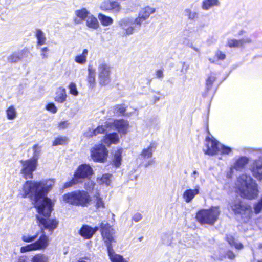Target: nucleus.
<instances>
[{
	"mask_svg": "<svg viewBox=\"0 0 262 262\" xmlns=\"http://www.w3.org/2000/svg\"><path fill=\"white\" fill-rule=\"evenodd\" d=\"M199 174V173L197 171L194 170L193 171L192 173L191 174L192 177L194 178V180L196 179V176Z\"/></svg>",
	"mask_w": 262,
	"mask_h": 262,
	"instance_id": "052dcab7",
	"label": "nucleus"
},
{
	"mask_svg": "<svg viewBox=\"0 0 262 262\" xmlns=\"http://www.w3.org/2000/svg\"><path fill=\"white\" fill-rule=\"evenodd\" d=\"M101 9L104 10H113L119 12L121 10L119 4L114 0H104L100 6Z\"/></svg>",
	"mask_w": 262,
	"mask_h": 262,
	"instance_id": "2eb2a0df",
	"label": "nucleus"
},
{
	"mask_svg": "<svg viewBox=\"0 0 262 262\" xmlns=\"http://www.w3.org/2000/svg\"><path fill=\"white\" fill-rule=\"evenodd\" d=\"M160 100V97H158V96H155L154 97V100H155V102H157L158 101H159Z\"/></svg>",
	"mask_w": 262,
	"mask_h": 262,
	"instance_id": "e2e57ef3",
	"label": "nucleus"
},
{
	"mask_svg": "<svg viewBox=\"0 0 262 262\" xmlns=\"http://www.w3.org/2000/svg\"><path fill=\"white\" fill-rule=\"evenodd\" d=\"M69 123L67 121H61L58 123V127L59 129H64L68 127Z\"/></svg>",
	"mask_w": 262,
	"mask_h": 262,
	"instance_id": "6e6d98bb",
	"label": "nucleus"
},
{
	"mask_svg": "<svg viewBox=\"0 0 262 262\" xmlns=\"http://www.w3.org/2000/svg\"><path fill=\"white\" fill-rule=\"evenodd\" d=\"M192 48L196 52H200V50L198 49V48H196L194 47H192Z\"/></svg>",
	"mask_w": 262,
	"mask_h": 262,
	"instance_id": "69168bd1",
	"label": "nucleus"
},
{
	"mask_svg": "<svg viewBox=\"0 0 262 262\" xmlns=\"http://www.w3.org/2000/svg\"><path fill=\"white\" fill-rule=\"evenodd\" d=\"M152 162V161L150 160V161H149L148 163L147 164H145V166L146 167H147L148 165H149L150 164H151Z\"/></svg>",
	"mask_w": 262,
	"mask_h": 262,
	"instance_id": "338daca9",
	"label": "nucleus"
},
{
	"mask_svg": "<svg viewBox=\"0 0 262 262\" xmlns=\"http://www.w3.org/2000/svg\"><path fill=\"white\" fill-rule=\"evenodd\" d=\"M46 108L52 113H56L57 112V108L53 103H48L46 105Z\"/></svg>",
	"mask_w": 262,
	"mask_h": 262,
	"instance_id": "8fccbe9b",
	"label": "nucleus"
},
{
	"mask_svg": "<svg viewBox=\"0 0 262 262\" xmlns=\"http://www.w3.org/2000/svg\"><path fill=\"white\" fill-rule=\"evenodd\" d=\"M75 14L81 21H83L87 19L89 16L90 15L91 13L86 8H83L76 10Z\"/></svg>",
	"mask_w": 262,
	"mask_h": 262,
	"instance_id": "c756f323",
	"label": "nucleus"
},
{
	"mask_svg": "<svg viewBox=\"0 0 262 262\" xmlns=\"http://www.w3.org/2000/svg\"><path fill=\"white\" fill-rule=\"evenodd\" d=\"M227 241L231 247H234L237 249H242L243 245L236 241L232 236L228 235L226 237Z\"/></svg>",
	"mask_w": 262,
	"mask_h": 262,
	"instance_id": "e433bc0d",
	"label": "nucleus"
},
{
	"mask_svg": "<svg viewBox=\"0 0 262 262\" xmlns=\"http://www.w3.org/2000/svg\"><path fill=\"white\" fill-rule=\"evenodd\" d=\"M76 205L86 206L91 201V198L84 191H76Z\"/></svg>",
	"mask_w": 262,
	"mask_h": 262,
	"instance_id": "f3484780",
	"label": "nucleus"
},
{
	"mask_svg": "<svg viewBox=\"0 0 262 262\" xmlns=\"http://www.w3.org/2000/svg\"><path fill=\"white\" fill-rule=\"evenodd\" d=\"M248 162L249 159L247 157H241L235 161L234 165L231 169V170L232 169H235L237 170H241L244 168L245 166L248 163Z\"/></svg>",
	"mask_w": 262,
	"mask_h": 262,
	"instance_id": "4be33fe9",
	"label": "nucleus"
},
{
	"mask_svg": "<svg viewBox=\"0 0 262 262\" xmlns=\"http://www.w3.org/2000/svg\"><path fill=\"white\" fill-rule=\"evenodd\" d=\"M18 262H26V258L25 257H21L18 259Z\"/></svg>",
	"mask_w": 262,
	"mask_h": 262,
	"instance_id": "680f3d73",
	"label": "nucleus"
},
{
	"mask_svg": "<svg viewBox=\"0 0 262 262\" xmlns=\"http://www.w3.org/2000/svg\"><path fill=\"white\" fill-rule=\"evenodd\" d=\"M95 183L94 182L91 180H88L87 182L85 183V188L89 191H92L94 190L95 186Z\"/></svg>",
	"mask_w": 262,
	"mask_h": 262,
	"instance_id": "3c124183",
	"label": "nucleus"
},
{
	"mask_svg": "<svg viewBox=\"0 0 262 262\" xmlns=\"http://www.w3.org/2000/svg\"><path fill=\"white\" fill-rule=\"evenodd\" d=\"M253 209L255 214H258L262 211V196L258 201L254 204Z\"/></svg>",
	"mask_w": 262,
	"mask_h": 262,
	"instance_id": "a18cd8bd",
	"label": "nucleus"
},
{
	"mask_svg": "<svg viewBox=\"0 0 262 262\" xmlns=\"http://www.w3.org/2000/svg\"><path fill=\"white\" fill-rule=\"evenodd\" d=\"M185 15L188 19L191 21H194L195 18H198V14L196 12L192 11L190 9H186L184 10Z\"/></svg>",
	"mask_w": 262,
	"mask_h": 262,
	"instance_id": "37998d69",
	"label": "nucleus"
},
{
	"mask_svg": "<svg viewBox=\"0 0 262 262\" xmlns=\"http://www.w3.org/2000/svg\"><path fill=\"white\" fill-rule=\"evenodd\" d=\"M163 71L161 70H158L156 72V76L157 78H162L163 77Z\"/></svg>",
	"mask_w": 262,
	"mask_h": 262,
	"instance_id": "bf43d9fd",
	"label": "nucleus"
},
{
	"mask_svg": "<svg viewBox=\"0 0 262 262\" xmlns=\"http://www.w3.org/2000/svg\"><path fill=\"white\" fill-rule=\"evenodd\" d=\"M101 235L107 248V251L113 249V243L116 241L114 235L115 231L108 223H102L100 225Z\"/></svg>",
	"mask_w": 262,
	"mask_h": 262,
	"instance_id": "0eeeda50",
	"label": "nucleus"
},
{
	"mask_svg": "<svg viewBox=\"0 0 262 262\" xmlns=\"http://www.w3.org/2000/svg\"><path fill=\"white\" fill-rule=\"evenodd\" d=\"M199 193V187H195L194 189H187L183 194V198L186 203L190 202L195 195Z\"/></svg>",
	"mask_w": 262,
	"mask_h": 262,
	"instance_id": "6ab92c4d",
	"label": "nucleus"
},
{
	"mask_svg": "<svg viewBox=\"0 0 262 262\" xmlns=\"http://www.w3.org/2000/svg\"><path fill=\"white\" fill-rule=\"evenodd\" d=\"M156 9L149 6H146L142 8L138 12V16L134 19V23L140 28L143 21L148 19L150 15L154 14Z\"/></svg>",
	"mask_w": 262,
	"mask_h": 262,
	"instance_id": "f8f14e48",
	"label": "nucleus"
},
{
	"mask_svg": "<svg viewBox=\"0 0 262 262\" xmlns=\"http://www.w3.org/2000/svg\"><path fill=\"white\" fill-rule=\"evenodd\" d=\"M76 191L65 194L63 196V201L68 203L76 205Z\"/></svg>",
	"mask_w": 262,
	"mask_h": 262,
	"instance_id": "c85d7f7f",
	"label": "nucleus"
},
{
	"mask_svg": "<svg viewBox=\"0 0 262 262\" xmlns=\"http://www.w3.org/2000/svg\"><path fill=\"white\" fill-rule=\"evenodd\" d=\"M42 234L40 236L39 238L35 242L23 246L20 248V252L24 253L30 251L42 250L46 249L49 245V237L46 235L44 231H42Z\"/></svg>",
	"mask_w": 262,
	"mask_h": 262,
	"instance_id": "6e6552de",
	"label": "nucleus"
},
{
	"mask_svg": "<svg viewBox=\"0 0 262 262\" xmlns=\"http://www.w3.org/2000/svg\"><path fill=\"white\" fill-rule=\"evenodd\" d=\"M31 262H49V258L44 254H36L32 259Z\"/></svg>",
	"mask_w": 262,
	"mask_h": 262,
	"instance_id": "79ce46f5",
	"label": "nucleus"
},
{
	"mask_svg": "<svg viewBox=\"0 0 262 262\" xmlns=\"http://www.w3.org/2000/svg\"><path fill=\"white\" fill-rule=\"evenodd\" d=\"M221 211L218 206L211 207L207 209H201L196 214L197 221L202 225H213L217 221Z\"/></svg>",
	"mask_w": 262,
	"mask_h": 262,
	"instance_id": "20e7f679",
	"label": "nucleus"
},
{
	"mask_svg": "<svg viewBox=\"0 0 262 262\" xmlns=\"http://www.w3.org/2000/svg\"><path fill=\"white\" fill-rule=\"evenodd\" d=\"M95 204V207L97 209L103 208H104V204L102 199L99 197V193H97L95 195V199L94 200Z\"/></svg>",
	"mask_w": 262,
	"mask_h": 262,
	"instance_id": "c03bdc74",
	"label": "nucleus"
},
{
	"mask_svg": "<svg viewBox=\"0 0 262 262\" xmlns=\"http://www.w3.org/2000/svg\"><path fill=\"white\" fill-rule=\"evenodd\" d=\"M88 74L87 76V81L89 88L93 89L96 84L95 81V69L92 65H89L88 68Z\"/></svg>",
	"mask_w": 262,
	"mask_h": 262,
	"instance_id": "a211bd4d",
	"label": "nucleus"
},
{
	"mask_svg": "<svg viewBox=\"0 0 262 262\" xmlns=\"http://www.w3.org/2000/svg\"><path fill=\"white\" fill-rule=\"evenodd\" d=\"M38 235V233H36L35 235L33 236L24 235L22 236L21 239L25 242L31 243L34 241L37 238Z\"/></svg>",
	"mask_w": 262,
	"mask_h": 262,
	"instance_id": "09e8293b",
	"label": "nucleus"
},
{
	"mask_svg": "<svg viewBox=\"0 0 262 262\" xmlns=\"http://www.w3.org/2000/svg\"><path fill=\"white\" fill-rule=\"evenodd\" d=\"M108 151L102 144L95 145L91 149V156L93 160L96 162H103L106 159Z\"/></svg>",
	"mask_w": 262,
	"mask_h": 262,
	"instance_id": "9b49d317",
	"label": "nucleus"
},
{
	"mask_svg": "<svg viewBox=\"0 0 262 262\" xmlns=\"http://www.w3.org/2000/svg\"><path fill=\"white\" fill-rule=\"evenodd\" d=\"M112 175L108 173L103 174L100 177H98L97 178V182L102 185L106 186H110L112 181Z\"/></svg>",
	"mask_w": 262,
	"mask_h": 262,
	"instance_id": "b1692460",
	"label": "nucleus"
},
{
	"mask_svg": "<svg viewBox=\"0 0 262 262\" xmlns=\"http://www.w3.org/2000/svg\"><path fill=\"white\" fill-rule=\"evenodd\" d=\"M119 142V138L116 133L107 134L103 139V143L107 146H110L111 144H117Z\"/></svg>",
	"mask_w": 262,
	"mask_h": 262,
	"instance_id": "5701e85b",
	"label": "nucleus"
},
{
	"mask_svg": "<svg viewBox=\"0 0 262 262\" xmlns=\"http://www.w3.org/2000/svg\"><path fill=\"white\" fill-rule=\"evenodd\" d=\"M119 25L124 31V34L126 35H130L134 32L136 28H139L134 23V19L132 17H125L119 21Z\"/></svg>",
	"mask_w": 262,
	"mask_h": 262,
	"instance_id": "ddd939ff",
	"label": "nucleus"
},
{
	"mask_svg": "<svg viewBox=\"0 0 262 262\" xmlns=\"http://www.w3.org/2000/svg\"><path fill=\"white\" fill-rule=\"evenodd\" d=\"M93 174V169L87 164H82L79 166L74 174V177L72 180L64 184V188H68L81 181V179L88 178Z\"/></svg>",
	"mask_w": 262,
	"mask_h": 262,
	"instance_id": "423d86ee",
	"label": "nucleus"
},
{
	"mask_svg": "<svg viewBox=\"0 0 262 262\" xmlns=\"http://www.w3.org/2000/svg\"><path fill=\"white\" fill-rule=\"evenodd\" d=\"M20 163L21 164L20 173L23 178L26 179H32L33 172L36 170L38 163L30 159L21 160Z\"/></svg>",
	"mask_w": 262,
	"mask_h": 262,
	"instance_id": "9d476101",
	"label": "nucleus"
},
{
	"mask_svg": "<svg viewBox=\"0 0 262 262\" xmlns=\"http://www.w3.org/2000/svg\"><path fill=\"white\" fill-rule=\"evenodd\" d=\"M41 56L42 59H47L49 57L48 52L49 49L47 47H43L40 48Z\"/></svg>",
	"mask_w": 262,
	"mask_h": 262,
	"instance_id": "864d4df0",
	"label": "nucleus"
},
{
	"mask_svg": "<svg viewBox=\"0 0 262 262\" xmlns=\"http://www.w3.org/2000/svg\"><path fill=\"white\" fill-rule=\"evenodd\" d=\"M141 219L142 215L139 213H136L133 217V220L135 221L136 222H139L141 220Z\"/></svg>",
	"mask_w": 262,
	"mask_h": 262,
	"instance_id": "4d7b16f0",
	"label": "nucleus"
},
{
	"mask_svg": "<svg viewBox=\"0 0 262 262\" xmlns=\"http://www.w3.org/2000/svg\"><path fill=\"white\" fill-rule=\"evenodd\" d=\"M67 95L66 90L63 87H59L55 92L54 100L56 102L62 103L66 101Z\"/></svg>",
	"mask_w": 262,
	"mask_h": 262,
	"instance_id": "412c9836",
	"label": "nucleus"
},
{
	"mask_svg": "<svg viewBox=\"0 0 262 262\" xmlns=\"http://www.w3.org/2000/svg\"><path fill=\"white\" fill-rule=\"evenodd\" d=\"M112 128V121H106L104 124L98 126L97 128H94L96 136L99 134L104 133L110 129Z\"/></svg>",
	"mask_w": 262,
	"mask_h": 262,
	"instance_id": "cd10ccee",
	"label": "nucleus"
},
{
	"mask_svg": "<svg viewBox=\"0 0 262 262\" xmlns=\"http://www.w3.org/2000/svg\"><path fill=\"white\" fill-rule=\"evenodd\" d=\"M36 37L37 39V45L42 46L46 43V37L44 33L40 29L36 31Z\"/></svg>",
	"mask_w": 262,
	"mask_h": 262,
	"instance_id": "f704fd0d",
	"label": "nucleus"
},
{
	"mask_svg": "<svg viewBox=\"0 0 262 262\" xmlns=\"http://www.w3.org/2000/svg\"><path fill=\"white\" fill-rule=\"evenodd\" d=\"M68 142V139L64 136H60L55 138L53 143V146H57L59 145H65Z\"/></svg>",
	"mask_w": 262,
	"mask_h": 262,
	"instance_id": "a19ab883",
	"label": "nucleus"
},
{
	"mask_svg": "<svg viewBox=\"0 0 262 262\" xmlns=\"http://www.w3.org/2000/svg\"><path fill=\"white\" fill-rule=\"evenodd\" d=\"M7 118L9 120H14L17 116V112L15 107L11 105L6 110Z\"/></svg>",
	"mask_w": 262,
	"mask_h": 262,
	"instance_id": "473e14b6",
	"label": "nucleus"
},
{
	"mask_svg": "<svg viewBox=\"0 0 262 262\" xmlns=\"http://www.w3.org/2000/svg\"><path fill=\"white\" fill-rule=\"evenodd\" d=\"M113 126H114L120 133L125 134L128 128L129 123L128 121L124 120H116L112 121V128Z\"/></svg>",
	"mask_w": 262,
	"mask_h": 262,
	"instance_id": "dca6fc26",
	"label": "nucleus"
},
{
	"mask_svg": "<svg viewBox=\"0 0 262 262\" xmlns=\"http://www.w3.org/2000/svg\"><path fill=\"white\" fill-rule=\"evenodd\" d=\"M203 151L205 154L213 156L218 154L228 155L231 152L232 149L230 147L222 145L214 138L208 137L205 140Z\"/></svg>",
	"mask_w": 262,
	"mask_h": 262,
	"instance_id": "39448f33",
	"label": "nucleus"
},
{
	"mask_svg": "<svg viewBox=\"0 0 262 262\" xmlns=\"http://www.w3.org/2000/svg\"><path fill=\"white\" fill-rule=\"evenodd\" d=\"M54 183L53 179L27 181L19 190V195L23 198H30L36 208L39 214L36 217L42 230L44 228L52 231L58 225L56 219L48 217L52 210L53 205L51 200L46 195L52 189Z\"/></svg>",
	"mask_w": 262,
	"mask_h": 262,
	"instance_id": "f257e3e1",
	"label": "nucleus"
},
{
	"mask_svg": "<svg viewBox=\"0 0 262 262\" xmlns=\"http://www.w3.org/2000/svg\"><path fill=\"white\" fill-rule=\"evenodd\" d=\"M216 77L214 74L211 73L206 80L207 89L209 90L212 87L213 83L215 81Z\"/></svg>",
	"mask_w": 262,
	"mask_h": 262,
	"instance_id": "49530a36",
	"label": "nucleus"
},
{
	"mask_svg": "<svg viewBox=\"0 0 262 262\" xmlns=\"http://www.w3.org/2000/svg\"><path fill=\"white\" fill-rule=\"evenodd\" d=\"M251 40L248 38L237 40L235 39H229L227 45L230 48H238L244 46L245 43H250Z\"/></svg>",
	"mask_w": 262,
	"mask_h": 262,
	"instance_id": "aec40b11",
	"label": "nucleus"
},
{
	"mask_svg": "<svg viewBox=\"0 0 262 262\" xmlns=\"http://www.w3.org/2000/svg\"><path fill=\"white\" fill-rule=\"evenodd\" d=\"M88 55V50L86 49L83 50L81 54L77 55L75 57V62L81 65L85 64L87 61Z\"/></svg>",
	"mask_w": 262,
	"mask_h": 262,
	"instance_id": "bb28decb",
	"label": "nucleus"
},
{
	"mask_svg": "<svg viewBox=\"0 0 262 262\" xmlns=\"http://www.w3.org/2000/svg\"><path fill=\"white\" fill-rule=\"evenodd\" d=\"M98 230L97 227L93 228L88 225H83L79 231V233L84 239H89L92 238Z\"/></svg>",
	"mask_w": 262,
	"mask_h": 262,
	"instance_id": "4468645a",
	"label": "nucleus"
},
{
	"mask_svg": "<svg viewBox=\"0 0 262 262\" xmlns=\"http://www.w3.org/2000/svg\"><path fill=\"white\" fill-rule=\"evenodd\" d=\"M220 4L219 0H204L202 8L203 10H208L212 7L218 6Z\"/></svg>",
	"mask_w": 262,
	"mask_h": 262,
	"instance_id": "2f4dec72",
	"label": "nucleus"
},
{
	"mask_svg": "<svg viewBox=\"0 0 262 262\" xmlns=\"http://www.w3.org/2000/svg\"><path fill=\"white\" fill-rule=\"evenodd\" d=\"M229 205L234 214L238 216L243 222L247 223L252 217V207L247 203L244 202L240 199H235L230 202Z\"/></svg>",
	"mask_w": 262,
	"mask_h": 262,
	"instance_id": "7ed1b4c3",
	"label": "nucleus"
},
{
	"mask_svg": "<svg viewBox=\"0 0 262 262\" xmlns=\"http://www.w3.org/2000/svg\"><path fill=\"white\" fill-rule=\"evenodd\" d=\"M155 148L154 144L150 143L148 147L143 149L141 154V157L145 159L151 158Z\"/></svg>",
	"mask_w": 262,
	"mask_h": 262,
	"instance_id": "7c9ffc66",
	"label": "nucleus"
},
{
	"mask_svg": "<svg viewBox=\"0 0 262 262\" xmlns=\"http://www.w3.org/2000/svg\"><path fill=\"white\" fill-rule=\"evenodd\" d=\"M121 154H122V149H120L118 150L115 152V154L114 155L113 163L116 167H118L121 164Z\"/></svg>",
	"mask_w": 262,
	"mask_h": 262,
	"instance_id": "ea45409f",
	"label": "nucleus"
},
{
	"mask_svg": "<svg viewBox=\"0 0 262 262\" xmlns=\"http://www.w3.org/2000/svg\"><path fill=\"white\" fill-rule=\"evenodd\" d=\"M226 256H227V257L230 259H233L235 258V254H234L233 252H231V251H228L226 253Z\"/></svg>",
	"mask_w": 262,
	"mask_h": 262,
	"instance_id": "13d9d810",
	"label": "nucleus"
},
{
	"mask_svg": "<svg viewBox=\"0 0 262 262\" xmlns=\"http://www.w3.org/2000/svg\"><path fill=\"white\" fill-rule=\"evenodd\" d=\"M68 88L69 89V92L71 94L74 95V96H78L79 92L77 91L76 84L71 82V83L69 84Z\"/></svg>",
	"mask_w": 262,
	"mask_h": 262,
	"instance_id": "de8ad7c7",
	"label": "nucleus"
},
{
	"mask_svg": "<svg viewBox=\"0 0 262 262\" xmlns=\"http://www.w3.org/2000/svg\"><path fill=\"white\" fill-rule=\"evenodd\" d=\"M127 108L122 105H118L115 106L114 112L116 114L121 115L123 116H129L133 112H126Z\"/></svg>",
	"mask_w": 262,
	"mask_h": 262,
	"instance_id": "c9c22d12",
	"label": "nucleus"
},
{
	"mask_svg": "<svg viewBox=\"0 0 262 262\" xmlns=\"http://www.w3.org/2000/svg\"><path fill=\"white\" fill-rule=\"evenodd\" d=\"M23 57V52L13 53L8 57V61L10 63H16L20 61Z\"/></svg>",
	"mask_w": 262,
	"mask_h": 262,
	"instance_id": "72a5a7b5",
	"label": "nucleus"
},
{
	"mask_svg": "<svg viewBox=\"0 0 262 262\" xmlns=\"http://www.w3.org/2000/svg\"><path fill=\"white\" fill-rule=\"evenodd\" d=\"M98 18L102 25L104 26H110L113 23V20L111 17L105 16L102 14H99L98 15Z\"/></svg>",
	"mask_w": 262,
	"mask_h": 262,
	"instance_id": "4c0bfd02",
	"label": "nucleus"
},
{
	"mask_svg": "<svg viewBox=\"0 0 262 262\" xmlns=\"http://www.w3.org/2000/svg\"><path fill=\"white\" fill-rule=\"evenodd\" d=\"M209 61L211 63H214L215 62V61L214 60H213L212 58H209Z\"/></svg>",
	"mask_w": 262,
	"mask_h": 262,
	"instance_id": "0e129e2a",
	"label": "nucleus"
},
{
	"mask_svg": "<svg viewBox=\"0 0 262 262\" xmlns=\"http://www.w3.org/2000/svg\"><path fill=\"white\" fill-rule=\"evenodd\" d=\"M32 149L33 154L32 158L30 159L38 163V160L41 152V147L38 145H35L33 146Z\"/></svg>",
	"mask_w": 262,
	"mask_h": 262,
	"instance_id": "58836bf2",
	"label": "nucleus"
},
{
	"mask_svg": "<svg viewBox=\"0 0 262 262\" xmlns=\"http://www.w3.org/2000/svg\"><path fill=\"white\" fill-rule=\"evenodd\" d=\"M215 57L219 60H224L226 58V55L223 52L218 50L215 52Z\"/></svg>",
	"mask_w": 262,
	"mask_h": 262,
	"instance_id": "603ef678",
	"label": "nucleus"
},
{
	"mask_svg": "<svg viewBox=\"0 0 262 262\" xmlns=\"http://www.w3.org/2000/svg\"><path fill=\"white\" fill-rule=\"evenodd\" d=\"M242 197L253 200L259 194L258 185L250 176L243 174L238 178L236 184Z\"/></svg>",
	"mask_w": 262,
	"mask_h": 262,
	"instance_id": "f03ea898",
	"label": "nucleus"
},
{
	"mask_svg": "<svg viewBox=\"0 0 262 262\" xmlns=\"http://www.w3.org/2000/svg\"><path fill=\"white\" fill-rule=\"evenodd\" d=\"M85 21L86 26L90 29L96 30L99 27V22L97 18L91 14Z\"/></svg>",
	"mask_w": 262,
	"mask_h": 262,
	"instance_id": "393cba45",
	"label": "nucleus"
},
{
	"mask_svg": "<svg viewBox=\"0 0 262 262\" xmlns=\"http://www.w3.org/2000/svg\"><path fill=\"white\" fill-rule=\"evenodd\" d=\"M111 67L105 62L100 63L98 67L99 83L101 86L108 84L111 81Z\"/></svg>",
	"mask_w": 262,
	"mask_h": 262,
	"instance_id": "1a4fd4ad",
	"label": "nucleus"
},
{
	"mask_svg": "<svg viewBox=\"0 0 262 262\" xmlns=\"http://www.w3.org/2000/svg\"><path fill=\"white\" fill-rule=\"evenodd\" d=\"M107 253L111 262H128L122 256L116 254L113 249L108 251Z\"/></svg>",
	"mask_w": 262,
	"mask_h": 262,
	"instance_id": "a878e982",
	"label": "nucleus"
},
{
	"mask_svg": "<svg viewBox=\"0 0 262 262\" xmlns=\"http://www.w3.org/2000/svg\"><path fill=\"white\" fill-rule=\"evenodd\" d=\"M84 135L86 137L88 138H91L96 136L94 128H89L85 132Z\"/></svg>",
	"mask_w": 262,
	"mask_h": 262,
	"instance_id": "5fc2aeb1",
	"label": "nucleus"
}]
</instances>
